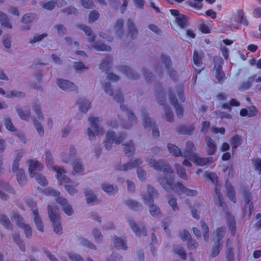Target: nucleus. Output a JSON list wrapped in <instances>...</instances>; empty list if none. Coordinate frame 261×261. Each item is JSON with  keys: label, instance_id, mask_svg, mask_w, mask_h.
Masks as SVG:
<instances>
[{"label": "nucleus", "instance_id": "nucleus-1", "mask_svg": "<svg viewBox=\"0 0 261 261\" xmlns=\"http://www.w3.org/2000/svg\"><path fill=\"white\" fill-rule=\"evenodd\" d=\"M148 165L158 171H163L164 176L159 177L158 181L162 187L166 191H173L174 192H180L187 196H195L197 191L191 190L185 187L180 182H177L173 184L174 174L171 167L167 163L163 161H156L155 159H147L146 160Z\"/></svg>", "mask_w": 261, "mask_h": 261}, {"label": "nucleus", "instance_id": "nucleus-2", "mask_svg": "<svg viewBox=\"0 0 261 261\" xmlns=\"http://www.w3.org/2000/svg\"><path fill=\"white\" fill-rule=\"evenodd\" d=\"M159 193L153 187L148 186L147 187V194L143 196L144 202L145 204L149 206V212L153 217H158L161 215L159 207L153 204V198L157 197Z\"/></svg>", "mask_w": 261, "mask_h": 261}, {"label": "nucleus", "instance_id": "nucleus-3", "mask_svg": "<svg viewBox=\"0 0 261 261\" xmlns=\"http://www.w3.org/2000/svg\"><path fill=\"white\" fill-rule=\"evenodd\" d=\"M155 88L158 102L160 105L163 106V109H164L167 120L169 122H171L174 120V115L169 106L165 103L166 99V93L164 92L162 86L161 88H158V85H156Z\"/></svg>", "mask_w": 261, "mask_h": 261}, {"label": "nucleus", "instance_id": "nucleus-4", "mask_svg": "<svg viewBox=\"0 0 261 261\" xmlns=\"http://www.w3.org/2000/svg\"><path fill=\"white\" fill-rule=\"evenodd\" d=\"M48 217L53 225V230L58 234L62 233L61 217L59 209L54 205H48L47 206Z\"/></svg>", "mask_w": 261, "mask_h": 261}, {"label": "nucleus", "instance_id": "nucleus-5", "mask_svg": "<svg viewBox=\"0 0 261 261\" xmlns=\"http://www.w3.org/2000/svg\"><path fill=\"white\" fill-rule=\"evenodd\" d=\"M45 161L46 166L48 168H53L56 172V176L59 181L67 183L70 181V178L64 174L65 171L63 169L57 166H53V158L49 151L45 152Z\"/></svg>", "mask_w": 261, "mask_h": 261}, {"label": "nucleus", "instance_id": "nucleus-6", "mask_svg": "<svg viewBox=\"0 0 261 261\" xmlns=\"http://www.w3.org/2000/svg\"><path fill=\"white\" fill-rule=\"evenodd\" d=\"M107 141L105 142V147L107 150L112 148V144H119L126 138V134L124 133H120L117 136L114 131L108 130L107 133Z\"/></svg>", "mask_w": 261, "mask_h": 261}, {"label": "nucleus", "instance_id": "nucleus-7", "mask_svg": "<svg viewBox=\"0 0 261 261\" xmlns=\"http://www.w3.org/2000/svg\"><path fill=\"white\" fill-rule=\"evenodd\" d=\"M161 59L167 69L169 76L172 80L175 81L177 73L175 70L170 68L172 61L170 57L165 54H162L161 56Z\"/></svg>", "mask_w": 261, "mask_h": 261}, {"label": "nucleus", "instance_id": "nucleus-8", "mask_svg": "<svg viewBox=\"0 0 261 261\" xmlns=\"http://www.w3.org/2000/svg\"><path fill=\"white\" fill-rule=\"evenodd\" d=\"M214 62V69H216V78L221 83L225 77V74L222 70V64H223V60L221 58H215Z\"/></svg>", "mask_w": 261, "mask_h": 261}, {"label": "nucleus", "instance_id": "nucleus-9", "mask_svg": "<svg viewBox=\"0 0 261 261\" xmlns=\"http://www.w3.org/2000/svg\"><path fill=\"white\" fill-rule=\"evenodd\" d=\"M103 89L106 93L108 94L111 96H113L114 99L117 102L121 103L123 101L124 97L119 90L117 91L114 95V90L112 89L110 82H108L105 84Z\"/></svg>", "mask_w": 261, "mask_h": 261}, {"label": "nucleus", "instance_id": "nucleus-10", "mask_svg": "<svg viewBox=\"0 0 261 261\" xmlns=\"http://www.w3.org/2000/svg\"><path fill=\"white\" fill-rule=\"evenodd\" d=\"M56 84L60 88L64 91H76L77 90V87L68 80L62 79H57L56 80Z\"/></svg>", "mask_w": 261, "mask_h": 261}, {"label": "nucleus", "instance_id": "nucleus-11", "mask_svg": "<svg viewBox=\"0 0 261 261\" xmlns=\"http://www.w3.org/2000/svg\"><path fill=\"white\" fill-rule=\"evenodd\" d=\"M27 162L29 164V174L32 178L36 175V171H41L43 168V165L37 160H29Z\"/></svg>", "mask_w": 261, "mask_h": 261}, {"label": "nucleus", "instance_id": "nucleus-12", "mask_svg": "<svg viewBox=\"0 0 261 261\" xmlns=\"http://www.w3.org/2000/svg\"><path fill=\"white\" fill-rule=\"evenodd\" d=\"M169 99L171 104L173 106L175 110L177 116L178 118H181L183 116L184 112L182 107L180 104H178L175 95L171 90L169 92Z\"/></svg>", "mask_w": 261, "mask_h": 261}, {"label": "nucleus", "instance_id": "nucleus-13", "mask_svg": "<svg viewBox=\"0 0 261 261\" xmlns=\"http://www.w3.org/2000/svg\"><path fill=\"white\" fill-rule=\"evenodd\" d=\"M102 118L100 117H95L90 116L88 118V120L90 123V125L94 129L97 135H102L104 133L103 129L99 127V122L101 121Z\"/></svg>", "mask_w": 261, "mask_h": 261}, {"label": "nucleus", "instance_id": "nucleus-14", "mask_svg": "<svg viewBox=\"0 0 261 261\" xmlns=\"http://www.w3.org/2000/svg\"><path fill=\"white\" fill-rule=\"evenodd\" d=\"M118 69L119 71L125 74L126 76L130 79L137 80L140 76L135 71L125 65L119 66Z\"/></svg>", "mask_w": 261, "mask_h": 261}, {"label": "nucleus", "instance_id": "nucleus-15", "mask_svg": "<svg viewBox=\"0 0 261 261\" xmlns=\"http://www.w3.org/2000/svg\"><path fill=\"white\" fill-rule=\"evenodd\" d=\"M120 108L122 111L127 112L128 119L132 123L131 125H124L123 128L125 129H129L131 128L133 124L137 123V117L133 112L128 110V106L127 105H121Z\"/></svg>", "mask_w": 261, "mask_h": 261}, {"label": "nucleus", "instance_id": "nucleus-16", "mask_svg": "<svg viewBox=\"0 0 261 261\" xmlns=\"http://www.w3.org/2000/svg\"><path fill=\"white\" fill-rule=\"evenodd\" d=\"M193 67L195 71L198 73H199L204 68V67L202 65L201 57L196 50H194L193 52Z\"/></svg>", "mask_w": 261, "mask_h": 261}, {"label": "nucleus", "instance_id": "nucleus-17", "mask_svg": "<svg viewBox=\"0 0 261 261\" xmlns=\"http://www.w3.org/2000/svg\"><path fill=\"white\" fill-rule=\"evenodd\" d=\"M127 221L136 236L138 237H140L141 235H143L144 236H147V231L144 227L140 229L138 225L132 219L128 218L127 219Z\"/></svg>", "mask_w": 261, "mask_h": 261}, {"label": "nucleus", "instance_id": "nucleus-18", "mask_svg": "<svg viewBox=\"0 0 261 261\" xmlns=\"http://www.w3.org/2000/svg\"><path fill=\"white\" fill-rule=\"evenodd\" d=\"M56 201L63 206V211L68 216H71L73 213V210L71 206L68 204L66 199L59 197L56 199Z\"/></svg>", "mask_w": 261, "mask_h": 261}, {"label": "nucleus", "instance_id": "nucleus-19", "mask_svg": "<svg viewBox=\"0 0 261 261\" xmlns=\"http://www.w3.org/2000/svg\"><path fill=\"white\" fill-rule=\"evenodd\" d=\"M113 62V58L111 56H107L104 58L100 65H99V69L102 72H106V74L108 73V72L112 68V64Z\"/></svg>", "mask_w": 261, "mask_h": 261}, {"label": "nucleus", "instance_id": "nucleus-20", "mask_svg": "<svg viewBox=\"0 0 261 261\" xmlns=\"http://www.w3.org/2000/svg\"><path fill=\"white\" fill-rule=\"evenodd\" d=\"M257 113V109L254 106L242 109L240 111V115L242 117L247 116L248 117H252L255 116Z\"/></svg>", "mask_w": 261, "mask_h": 261}, {"label": "nucleus", "instance_id": "nucleus-21", "mask_svg": "<svg viewBox=\"0 0 261 261\" xmlns=\"http://www.w3.org/2000/svg\"><path fill=\"white\" fill-rule=\"evenodd\" d=\"M190 160L197 165L203 166L210 164L212 162V158H200L195 154L192 155Z\"/></svg>", "mask_w": 261, "mask_h": 261}, {"label": "nucleus", "instance_id": "nucleus-22", "mask_svg": "<svg viewBox=\"0 0 261 261\" xmlns=\"http://www.w3.org/2000/svg\"><path fill=\"white\" fill-rule=\"evenodd\" d=\"M205 140L207 145V154L209 155H214L216 153L217 150V146L215 143L212 139L208 136H206L205 137Z\"/></svg>", "mask_w": 261, "mask_h": 261}, {"label": "nucleus", "instance_id": "nucleus-23", "mask_svg": "<svg viewBox=\"0 0 261 261\" xmlns=\"http://www.w3.org/2000/svg\"><path fill=\"white\" fill-rule=\"evenodd\" d=\"M215 191L217 194L218 202H215L216 205H218L219 206L221 207L223 211L226 213L228 211V207L226 203L225 202L223 196L221 193L220 190L217 188L215 189Z\"/></svg>", "mask_w": 261, "mask_h": 261}, {"label": "nucleus", "instance_id": "nucleus-24", "mask_svg": "<svg viewBox=\"0 0 261 261\" xmlns=\"http://www.w3.org/2000/svg\"><path fill=\"white\" fill-rule=\"evenodd\" d=\"M127 34L132 39L135 38L138 35V30L135 25L133 20L129 18L127 21Z\"/></svg>", "mask_w": 261, "mask_h": 261}, {"label": "nucleus", "instance_id": "nucleus-25", "mask_svg": "<svg viewBox=\"0 0 261 261\" xmlns=\"http://www.w3.org/2000/svg\"><path fill=\"white\" fill-rule=\"evenodd\" d=\"M229 143L232 146V154H233L237 148L242 144V138L241 136L238 134L235 135L230 139Z\"/></svg>", "mask_w": 261, "mask_h": 261}, {"label": "nucleus", "instance_id": "nucleus-26", "mask_svg": "<svg viewBox=\"0 0 261 261\" xmlns=\"http://www.w3.org/2000/svg\"><path fill=\"white\" fill-rule=\"evenodd\" d=\"M33 214L34 215V221L38 230L43 232L44 231V226L42 220L39 215L38 209L33 210Z\"/></svg>", "mask_w": 261, "mask_h": 261}, {"label": "nucleus", "instance_id": "nucleus-27", "mask_svg": "<svg viewBox=\"0 0 261 261\" xmlns=\"http://www.w3.org/2000/svg\"><path fill=\"white\" fill-rule=\"evenodd\" d=\"M195 149L194 144L191 141H188L186 144V149L185 152L182 153L184 157L191 159L192 155H195L193 153Z\"/></svg>", "mask_w": 261, "mask_h": 261}, {"label": "nucleus", "instance_id": "nucleus-28", "mask_svg": "<svg viewBox=\"0 0 261 261\" xmlns=\"http://www.w3.org/2000/svg\"><path fill=\"white\" fill-rule=\"evenodd\" d=\"M256 75L254 74L248 78L247 81L241 83L238 86V90L240 91L243 92L245 90L249 89L252 84V83L254 81V79L256 77Z\"/></svg>", "mask_w": 261, "mask_h": 261}, {"label": "nucleus", "instance_id": "nucleus-29", "mask_svg": "<svg viewBox=\"0 0 261 261\" xmlns=\"http://www.w3.org/2000/svg\"><path fill=\"white\" fill-rule=\"evenodd\" d=\"M77 104L79 105L80 111L82 113H86L91 107V103L83 98H79Z\"/></svg>", "mask_w": 261, "mask_h": 261}, {"label": "nucleus", "instance_id": "nucleus-30", "mask_svg": "<svg viewBox=\"0 0 261 261\" xmlns=\"http://www.w3.org/2000/svg\"><path fill=\"white\" fill-rule=\"evenodd\" d=\"M141 117L143 121V125L145 128L152 127L155 125L154 122H151L146 110L143 109L141 111Z\"/></svg>", "mask_w": 261, "mask_h": 261}, {"label": "nucleus", "instance_id": "nucleus-31", "mask_svg": "<svg viewBox=\"0 0 261 261\" xmlns=\"http://www.w3.org/2000/svg\"><path fill=\"white\" fill-rule=\"evenodd\" d=\"M194 129V126L193 124L189 126L181 125L176 128V131L178 134L187 135H191Z\"/></svg>", "mask_w": 261, "mask_h": 261}, {"label": "nucleus", "instance_id": "nucleus-32", "mask_svg": "<svg viewBox=\"0 0 261 261\" xmlns=\"http://www.w3.org/2000/svg\"><path fill=\"white\" fill-rule=\"evenodd\" d=\"M123 145L125 146L124 148L125 154L128 158L133 157L135 153V147L133 141H129L127 143L123 144Z\"/></svg>", "mask_w": 261, "mask_h": 261}, {"label": "nucleus", "instance_id": "nucleus-33", "mask_svg": "<svg viewBox=\"0 0 261 261\" xmlns=\"http://www.w3.org/2000/svg\"><path fill=\"white\" fill-rule=\"evenodd\" d=\"M142 161L141 159H138L135 160L133 162H128L126 164L120 167L119 169L121 171H127L128 169L135 168L138 166L139 165L142 164Z\"/></svg>", "mask_w": 261, "mask_h": 261}, {"label": "nucleus", "instance_id": "nucleus-34", "mask_svg": "<svg viewBox=\"0 0 261 261\" xmlns=\"http://www.w3.org/2000/svg\"><path fill=\"white\" fill-rule=\"evenodd\" d=\"M226 190V196L228 198V199L232 201L233 202H236V196H235V191L234 188L232 186L231 184L227 182L225 186Z\"/></svg>", "mask_w": 261, "mask_h": 261}, {"label": "nucleus", "instance_id": "nucleus-35", "mask_svg": "<svg viewBox=\"0 0 261 261\" xmlns=\"http://www.w3.org/2000/svg\"><path fill=\"white\" fill-rule=\"evenodd\" d=\"M123 20L121 18L118 19L114 25L115 35L118 37L122 36L123 34Z\"/></svg>", "mask_w": 261, "mask_h": 261}, {"label": "nucleus", "instance_id": "nucleus-36", "mask_svg": "<svg viewBox=\"0 0 261 261\" xmlns=\"http://www.w3.org/2000/svg\"><path fill=\"white\" fill-rule=\"evenodd\" d=\"M125 204L131 210L135 211H139L142 209V205L138 201L133 200H127Z\"/></svg>", "mask_w": 261, "mask_h": 261}, {"label": "nucleus", "instance_id": "nucleus-37", "mask_svg": "<svg viewBox=\"0 0 261 261\" xmlns=\"http://www.w3.org/2000/svg\"><path fill=\"white\" fill-rule=\"evenodd\" d=\"M17 180L19 185L21 186H24L27 183V178L25 175L23 169H20L16 173Z\"/></svg>", "mask_w": 261, "mask_h": 261}, {"label": "nucleus", "instance_id": "nucleus-38", "mask_svg": "<svg viewBox=\"0 0 261 261\" xmlns=\"http://www.w3.org/2000/svg\"><path fill=\"white\" fill-rule=\"evenodd\" d=\"M169 152L175 156H183L179 148L172 144H168L167 145Z\"/></svg>", "mask_w": 261, "mask_h": 261}, {"label": "nucleus", "instance_id": "nucleus-39", "mask_svg": "<svg viewBox=\"0 0 261 261\" xmlns=\"http://www.w3.org/2000/svg\"><path fill=\"white\" fill-rule=\"evenodd\" d=\"M73 173H81L84 172V168L80 160H75L72 164Z\"/></svg>", "mask_w": 261, "mask_h": 261}, {"label": "nucleus", "instance_id": "nucleus-40", "mask_svg": "<svg viewBox=\"0 0 261 261\" xmlns=\"http://www.w3.org/2000/svg\"><path fill=\"white\" fill-rule=\"evenodd\" d=\"M0 22L3 27L8 29H12V26L8 20L7 15L4 12L0 11Z\"/></svg>", "mask_w": 261, "mask_h": 261}, {"label": "nucleus", "instance_id": "nucleus-41", "mask_svg": "<svg viewBox=\"0 0 261 261\" xmlns=\"http://www.w3.org/2000/svg\"><path fill=\"white\" fill-rule=\"evenodd\" d=\"M113 243L115 247L120 248L123 250H126L127 248L125 242L120 238L117 237L116 236H115Z\"/></svg>", "mask_w": 261, "mask_h": 261}, {"label": "nucleus", "instance_id": "nucleus-42", "mask_svg": "<svg viewBox=\"0 0 261 261\" xmlns=\"http://www.w3.org/2000/svg\"><path fill=\"white\" fill-rule=\"evenodd\" d=\"M16 111L19 115V117L23 120L28 121L29 120V117L31 115V110L30 109H28L25 111V112L23 111L19 108H16Z\"/></svg>", "mask_w": 261, "mask_h": 261}, {"label": "nucleus", "instance_id": "nucleus-43", "mask_svg": "<svg viewBox=\"0 0 261 261\" xmlns=\"http://www.w3.org/2000/svg\"><path fill=\"white\" fill-rule=\"evenodd\" d=\"M203 0H189L186 2V4L194 9L200 10L203 7Z\"/></svg>", "mask_w": 261, "mask_h": 261}, {"label": "nucleus", "instance_id": "nucleus-44", "mask_svg": "<svg viewBox=\"0 0 261 261\" xmlns=\"http://www.w3.org/2000/svg\"><path fill=\"white\" fill-rule=\"evenodd\" d=\"M93 47L98 51H110L111 49L110 46L97 41L94 43Z\"/></svg>", "mask_w": 261, "mask_h": 261}, {"label": "nucleus", "instance_id": "nucleus-45", "mask_svg": "<svg viewBox=\"0 0 261 261\" xmlns=\"http://www.w3.org/2000/svg\"><path fill=\"white\" fill-rule=\"evenodd\" d=\"M39 5L45 9L52 10L55 8L56 2L54 0L47 2H40Z\"/></svg>", "mask_w": 261, "mask_h": 261}, {"label": "nucleus", "instance_id": "nucleus-46", "mask_svg": "<svg viewBox=\"0 0 261 261\" xmlns=\"http://www.w3.org/2000/svg\"><path fill=\"white\" fill-rule=\"evenodd\" d=\"M84 194L86 197V201L87 203H90L94 201L96 199V195H94L92 191L89 189H86L85 190Z\"/></svg>", "mask_w": 261, "mask_h": 261}, {"label": "nucleus", "instance_id": "nucleus-47", "mask_svg": "<svg viewBox=\"0 0 261 261\" xmlns=\"http://www.w3.org/2000/svg\"><path fill=\"white\" fill-rule=\"evenodd\" d=\"M201 229L203 232V237L204 240L206 242H208L209 240V228L205 222L201 220L200 221Z\"/></svg>", "mask_w": 261, "mask_h": 261}, {"label": "nucleus", "instance_id": "nucleus-48", "mask_svg": "<svg viewBox=\"0 0 261 261\" xmlns=\"http://www.w3.org/2000/svg\"><path fill=\"white\" fill-rule=\"evenodd\" d=\"M174 252L177 254L182 260H185L187 257V254L185 249L180 246H176L174 248Z\"/></svg>", "mask_w": 261, "mask_h": 261}, {"label": "nucleus", "instance_id": "nucleus-49", "mask_svg": "<svg viewBox=\"0 0 261 261\" xmlns=\"http://www.w3.org/2000/svg\"><path fill=\"white\" fill-rule=\"evenodd\" d=\"M237 19L241 24L245 26H247L248 25V20L243 11H240L238 12Z\"/></svg>", "mask_w": 261, "mask_h": 261}, {"label": "nucleus", "instance_id": "nucleus-50", "mask_svg": "<svg viewBox=\"0 0 261 261\" xmlns=\"http://www.w3.org/2000/svg\"><path fill=\"white\" fill-rule=\"evenodd\" d=\"M225 230V227H221L218 228L216 230V242H219L220 243V241L224 237V232Z\"/></svg>", "mask_w": 261, "mask_h": 261}, {"label": "nucleus", "instance_id": "nucleus-51", "mask_svg": "<svg viewBox=\"0 0 261 261\" xmlns=\"http://www.w3.org/2000/svg\"><path fill=\"white\" fill-rule=\"evenodd\" d=\"M176 22L181 28H184L187 25V17L184 14H180L179 17H176Z\"/></svg>", "mask_w": 261, "mask_h": 261}, {"label": "nucleus", "instance_id": "nucleus-52", "mask_svg": "<svg viewBox=\"0 0 261 261\" xmlns=\"http://www.w3.org/2000/svg\"><path fill=\"white\" fill-rule=\"evenodd\" d=\"M99 17V13H98V12L95 10H92L89 13L88 17V22L90 23H92L98 20Z\"/></svg>", "mask_w": 261, "mask_h": 261}, {"label": "nucleus", "instance_id": "nucleus-53", "mask_svg": "<svg viewBox=\"0 0 261 261\" xmlns=\"http://www.w3.org/2000/svg\"><path fill=\"white\" fill-rule=\"evenodd\" d=\"M79 242L83 246L87 247L92 250L96 249L95 246L92 243L87 240L81 238L79 239Z\"/></svg>", "mask_w": 261, "mask_h": 261}, {"label": "nucleus", "instance_id": "nucleus-54", "mask_svg": "<svg viewBox=\"0 0 261 261\" xmlns=\"http://www.w3.org/2000/svg\"><path fill=\"white\" fill-rule=\"evenodd\" d=\"M0 223L4 226L6 228H9L11 226L9 218L5 215H2L0 217Z\"/></svg>", "mask_w": 261, "mask_h": 261}, {"label": "nucleus", "instance_id": "nucleus-55", "mask_svg": "<svg viewBox=\"0 0 261 261\" xmlns=\"http://www.w3.org/2000/svg\"><path fill=\"white\" fill-rule=\"evenodd\" d=\"M176 90L177 92L179 99L181 102H184L185 100L184 96V89L182 85H178L176 86Z\"/></svg>", "mask_w": 261, "mask_h": 261}, {"label": "nucleus", "instance_id": "nucleus-56", "mask_svg": "<svg viewBox=\"0 0 261 261\" xmlns=\"http://www.w3.org/2000/svg\"><path fill=\"white\" fill-rule=\"evenodd\" d=\"M4 124L6 128L9 131L13 132L16 130L15 127L14 126L12 120L10 118H7L5 119Z\"/></svg>", "mask_w": 261, "mask_h": 261}, {"label": "nucleus", "instance_id": "nucleus-57", "mask_svg": "<svg viewBox=\"0 0 261 261\" xmlns=\"http://www.w3.org/2000/svg\"><path fill=\"white\" fill-rule=\"evenodd\" d=\"M177 173L179 177L184 179H187V174L185 169L179 165L176 166Z\"/></svg>", "mask_w": 261, "mask_h": 261}, {"label": "nucleus", "instance_id": "nucleus-58", "mask_svg": "<svg viewBox=\"0 0 261 261\" xmlns=\"http://www.w3.org/2000/svg\"><path fill=\"white\" fill-rule=\"evenodd\" d=\"M101 188L105 192L110 194H113L115 191L114 187L109 184H102Z\"/></svg>", "mask_w": 261, "mask_h": 261}, {"label": "nucleus", "instance_id": "nucleus-59", "mask_svg": "<svg viewBox=\"0 0 261 261\" xmlns=\"http://www.w3.org/2000/svg\"><path fill=\"white\" fill-rule=\"evenodd\" d=\"M33 110L39 120H41L43 119V115L41 111L40 106L39 105L35 104L33 107Z\"/></svg>", "mask_w": 261, "mask_h": 261}, {"label": "nucleus", "instance_id": "nucleus-60", "mask_svg": "<svg viewBox=\"0 0 261 261\" xmlns=\"http://www.w3.org/2000/svg\"><path fill=\"white\" fill-rule=\"evenodd\" d=\"M36 17V15L33 13H28L24 15L22 18L21 21L27 23L31 22Z\"/></svg>", "mask_w": 261, "mask_h": 261}, {"label": "nucleus", "instance_id": "nucleus-61", "mask_svg": "<svg viewBox=\"0 0 261 261\" xmlns=\"http://www.w3.org/2000/svg\"><path fill=\"white\" fill-rule=\"evenodd\" d=\"M36 179L38 182V184L42 186H45L48 184V182L45 177L42 175L41 174H37V176H36Z\"/></svg>", "mask_w": 261, "mask_h": 261}, {"label": "nucleus", "instance_id": "nucleus-62", "mask_svg": "<svg viewBox=\"0 0 261 261\" xmlns=\"http://www.w3.org/2000/svg\"><path fill=\"white\" fill-rule=\"evenodd\" d=\"M220 247V243L219 242H215V245L212 247L211 256L212 257H216L219 253Z\"/></svg>", "mask_w": 261, "mask_h": 261}, {"label": "nucleus", "instance_id": "nucleus-63", "mask_svg": "<svg viewBox=\"0 0 261 261\" xmlns=\"http://www.w3.org/2000/svg\"><path fill=\"white\" fill-rule=\"evenodd\" d=\"M33 123L39 134L40 136L43 135L44 134V128L41 123L37 120L34 119L33 120Z\"/></svg>", "mask_w": 261, "mask_h": 261}, {"label": "nucleus", "instance_id": "nucleus-64", "mask_svg": "<svg viewBox=\"0 0 261 261\" xmlns=\"http://www.w3.org/2000/svg\"><path fill=\"white\" fill-rule=\"evenodd\" d=\"M168 199V203L172 207V210L174 211L178 210V207L177 205L176 199L173 196H170Z\"/></svg>", "mask_w": 261, "mask_h": 261}]
</instances>
